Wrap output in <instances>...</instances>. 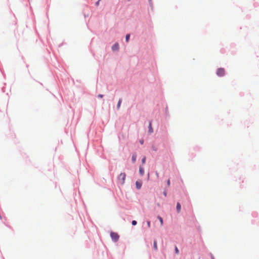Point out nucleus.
Instances as JSON below:
<instances>
[{
	"label": "nucleus",
	"mask_w": 259,
	"mask_h": 259,
	"mask_svg": "<svg viewBox=\"0 0 259 259\" xmlns=\"http://www.w3.org/2000/svg\"><path fill=\"white\" fill-rule=\"evenodd\" d=\"M126 174L125 173H121L117 178L118 183L121 185H123L125 183Z\"/></svg>",
	"instance_id": "1"
},
{
	"label": "nucleus",
	"mask_w": 259,
	"mask_h": 259,
	"mask_svg": "<svg viewBox=\"0 0 259 259\" xmlns=\"http://www.w3.org/2000/svg\"><path fill=\"white\" fill-rule=\"evenodd\" d=\"M110 236L112 239L113 241L114 242L117 241V240L119 239V235L117 233L115 232H111L110 233Z\"/></svg>",
	"instance_id": "2"
},
{
	"label": "nucleus",
	"mask_w": 259,
	"mask_h": 259,
	"mask_svg": "<svg viewBox=\"0 0 259 259\" xmlns=\"http://www.w3.org/2000/svg\"><path fill=\"white\" fill-rule=\"evenodd\" d=\"M217 74L219 76H223L225 74V70L224 68H220L217 70Z\"/></svg>",
	"instance_id": "3"
},
{
	"label": "nucleus",
	"mask_w": 259,
	"mask_h": 259,
	"mask_svg": "<svg viewBox=\"0 0 259 259\" xmlns=\"http://www.w3.org/2000/svg\"><path fill=\"white\" fill-rule=\"evenodd\" d=\"M119 49V45L118 43L115 44L112 47L113 51L118 50Z\"/></svg>",
	"instance_id": "4"
},
{
	"label": "nucleus",
	"mask_w": 259,
	"mask_h": 259,
	"mask_svg": "<svg viewBox=\"0 0 259 259\" xmlns=\"http://www.w3.org/2000/svg\"><path fill=\"white\" fill-rule=\"evenodd\" d=\"M136 187L137 189H140L142 187V183L140 182L137 181L136 183Z\"/></svg>",
	"instance_id": "5"
},
{
	"label": "nucleus",
	"mask_w": 259,
	"mask_h": 259,
	"mask_svg": "<svg viewBox=\"0 0 259 259\" xmlns=\"http://www.w3.org/2000/svg\"><path fill=\"white\" fill-rule=\"evenodd\" d=\"M148 128H149V132L150 133H153V128L152 127V124H151V122H150V123H149Z\"/></svg>",
	"instance_id": "6"
},
{
	"label": "nucleus",
	"mask_w": 259,
	"mask_h": 259,
	"mask_svg": "<svg viewBox=\"0 0 259 259\" xmlns=\"http://www.w3.org/2000/svg\"><path fill=\"white\" fill-rule=\"evenodd\" d=\"M181 204L179 202H178L177 204V210L178 212H180L181 211Z\"/></svg>",
	"instance_id": "7"
},
{
	"label": "nucleus",
	"mask_w": 259,
	"mask_h": 259,
	"mask_svg": "<svg viewBox=\"0 0 259 259\" xmlns=\"http://www.w3.org/2000/svg\"><path fill=\"white\" fill-rule=\"evenodd\" d=\"M139 172L141 176H143L144 174V169L143 167H140L139 168Z\"/></svg>",
	"instance_id": "8"
},
{
	"label": "nucleus",
	"mask_w": 259,
	"mask_h": 259,
	"mask_svg": "<svg viewBox=\"0 0 259 259\" xmlns=\"http://www.w3.org/2000/svg\"><path fill=\"white\" fill-rule=\"evenodd\" d=\"M122 102V100L120 99L118 102L117 105V109H119L120 107V105Z\"/></svg>",
	"instance_id": "9"
},
{
	"label": "nucleus",
	"mask_w": 259,
	"mask_h": 259,
	"mask_svg": "<svg viewBox=\"0 0 259 259\" xmlns=\"http://www.w3.org/2000/svg\"><path fill=\"white\" fill-rule=\"evenodd\" d=\"M153 247H154V248L155 250H157V241L156 240H154V243H153Z\"/></svg>",
	"instance_id": "10"
},
{
	"label": "nucleus",
	"mask_w": 259,
	"mask_h": 259,
	"mask_svg": "<svg viewBox=\"0 0 259 259\" xmlns=\"http://www.w3.org/2000/svg\"><path fill=\"white\" fill-rule=\"evenodd\" d=\"M137 155L136 154H133L132 157V160L133 162H135L136 160Z\"/></svg>",
	"instance_id": "11"
},
{
	"label": "nucleus",
	"mask_w": 259,
	"mask_h": 259,
	"mask_svg": "<svg viewBox=\"0 0 259 259\" xmlns=\"http://www.w3.org/2000/svg\"><path fill=\"white\" fill-rule=\"evenodd\" d=\"M158 219H159L160 222V225L161 226H162L163 225V220H162V218L160 217V216H158Z\"/></svg>",
	"instance_id": "12"
},
{
	"label": "nucleus",
	"mask_w": 259,
	"mask_h": 259,
	"mask_svg": "<svg viewBox=\"0 0 259 259\" xmlns=\"http://www.w3.org/2000/svg\"><path fill=\"white\" fill-rule=\"evenodd\" d=\"M130 34H126V37H125V40H126V42L128 41V40L130 39Z\"/></svg>",
	"instance_id": "13"
},
{
	"label": "nucleus",
	"mask_w": 259,
	"mask_h": 259,
	"mask_svg": "<svg viewBox=\"0 0 259 259\" xmlns=\"http://www.w3.org/2000/svg\"><path fill=\"white\" fill-rule=\"evenodd\" d=\"M175 252L177 254H178L179 253V249L177 246L175 247Z\"/></svg>",
	"instance_id": "14"
},
{
	"label": "nucleus",
	"mask_w": 259,
	"mask_h": 259,
	"mask_svg": "<svg viewBox=\"0 0 259 259\" xmlns=\"http://www.w3.org/2000/svg\"><path fill=\"white\" fill-rule=\"evenodd\" d=\"M142 163L143 164H144L145 163V161H146V157H144L142 159Z\"/></svg>",
	"instance_id": "15"
},
{
	"label": "nucleus",
	"mask_w": 259,
	"mask_h": 259,
	"mask_svg": "<svg viewBox=\"0 0 259 259\" xmlns=\"http://www.w3.org/2000/svg\"><path fill=\"white\" fill-rule=\"evenodd\" d=\"M132 223L133 225H136L137 224V221L134 220L132 221Z\"/></svg>",
	"instance_id": "16"
},
{
	"label": "nucleus",
	"mask_w": 259,
	"mask_h": 259,
	"mask_svg": "<svg viewBox=\"0 0 259 259\" xmlns=\"http://www.w3.org/2000/svg\"><path fill=\"white\" fill-rule=\"evenodd\" d=\"M147 226H148V228H150V226H151V225H150V222L148 221H147Z\"/></svg>",
	"instance_id": "17"
},
{
	"label": "nucleus",
	"mask_w": 259,
	"mask_h": 259,
	"mask_svg": "<svg viewBox=\"0 0 259 259\" xmlns=\"http://www.w3.org/2000/svg\"><path fill=\"white\" fill-rule=\"evenodd\" d=\"M167 185L168 186H170V180L168 179L167 181Z\"/></svg>",
	"instance_id": "18"
},
{
	"label": "nucleus",
	"mask_w": 259,
	"mask_h": 259,
	"mask_svg": "<svg viewBox=\"0 0 259 259\" xmlns=\"http://www.w3.org/2000/svg\"><path fill=\"white\" fill-rule=\"evenodd\" d=\"M100 1L101 0H98V1L97 2H96V6H98L99 5V3H100Z\"/></svg>",
	"instance_id": "19"
},
{
	"label": "nucleus",
	"mask_w": 259,
	"mask_h": 259,
	"mask_svg": "<svg viewBox=\"0 0 259 259\" xmlns=\"http://www.w3.org/2000/svg\"><path fill=\"white\" fill-rule=\"evenodd\" d=\"M166 191H164L163 192V195H164V196H166Z\"/></svg>",
	"instance_id": "20"
},
{
	"label": "nucleus",
	"mask_w": 259,
	"mask_h": 259,
	"mask_svg": "<svg viewBox=\"0 0 259 259\" xmlns=\"http://www.w3.org/2000/svg\"><path fill=\"white\" fill-rule=\"evenodd\" d=\"M98 97H99V98H102V97H103V95H102V94H99V95H98Z\"/></svg>",
	"instance_id": "21"
},
{
	"label": "nucleus",
	"mask_w": 259,
	"mask_h": 259,
	"mask_svg": "<svg viewBox=\"0 0 259 259\" xmlns=\"http://www.w3.org/2000/svg\"><path fill=\"white\" fill-rule=\"evenodd\" d=\"M156 174L157 177H159L158 174L157 172H156Z\"/></svg>",
	"instance_id": "22"
},
{
	"label": "nucleus",
	"mask_w": 259,
	"mask_h": 259,
	"mask_svg": "<svg viewBox=\"0 0 259 259\" xmlns=\"http://www.w3.org/2000/svg\"><path fill=\"white\" fill-rule=\"evenodd\" d=\"M140 143L142 144L143 143V141H141Z\"/></svg>",
	"instance_id": "23"
}]
</instances>
